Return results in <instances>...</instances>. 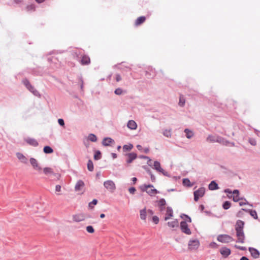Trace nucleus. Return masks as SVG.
Segmentation results:
<instances>
[{"mask_svg":"<svg viewBox=\"0 0 260 260\" xmlns=\"http://www.w3.org/2000/svg\"><path fill=\"white\" fill-rule=\"evenodd\" d=\"M87 168L89 171L93 170V165L91 160H89L87 163Z\"/></svg>","mask_w":260,"mask_h":260,"instance_id":"35","label":"nucleus"},{"mask_svg":"<svg viewBox=\"0 0 260 260\" xmlns=\"http://www.w3.org/2000/svg\"><path fill=\"white\" fill-rule=\"evenodd\" d=\"M158 206L164 207L166 204V201L164 199H160L158 202Z\"/></svg>","mask_w":260,"mask_h":260,"instance_id":"39","label":"nucleus"},{"mask_svg":"<svg viewBox=\"0 0 260 260\" xmlns=\"http://www.w3.org/2000/svg\"><path fill=\"white\" fill-rule=\"evenodd\" d=\"M104 186L108 190L112 192L116 189L115 183L111 180L105 181L104 182Z\"/></svg>","mask_w":260,"mask_h":260,"instance_id":"4","label":"nucleus"},{"mask_svg":"<svg viewBox=\"0 0 260 260\" xmlns=\"http://www.w3.org/2000/svg\"><path fill=\"white\" fill-rule=\"evenodd\" d=\"M86 230L88 233L90 234L93 233L94 232V230L91 225H88L86 226Z\"/></svg>","mask_w":260,"mask_h":260,"instance_id":"43","label":"nucleus"},{"mask_svg":"<svg viewBox=\"0 0 260 260\" xmlns=\"http://www.w3.org/2000/svg\"><path fill=\"white\" fill-rule=\"evenodd\" d=\"M114 92L117 95H120L122 93V90L121 88H117L115 89Z\"/></svg>","mask_w":260,"mask_h":260,"instance_id":"49","label":"nucleus"},{"mask_svg":"<svg viewBox=\"0 0 260 260\" xmlns=\"http://www.w3.org/2000/svg\"><path fill=\"white\" fill-rule=\"evenodd\" d=\"M244 225V222L241 220H238L236 223L235 230H243Z\"/></svg>","mask_w":260,"mask_h":260,"instance_id":"24","label":"nucleus"},{"mask_svg":"<svg viewBox=\"0 0 260 260\" xmlns=\"http://www.w3.org/2000/svg\"><path fill=\"white\" fill-rule=\"evenodd\" d=\"M43 151L44 153L47 154L51 153L53 151V149L50 146H45L44 147Z\"/></svg>","mask_w":260,"mask_h":260,"instance_id":"34","label":"nucleus"},{"mask_svg":"<svg viewBox=\"0 0 260 260\" xmlns=\"http://www.w3.org/2000/svg\"><path fill=\"white\" fill-rule=\"evenodd\" d=\"M58 122L59 124L61 126H64V120L62 119H61V118L58 119Z\"/></svg>","mask_w":260,"mask_h":260,"instance_id":"53","label":"nucleus"},{"mask_svg":"<svg viewBox=\"0 0 260 260\" xmlns=\"http://www.w3.org/2000/svg\"><path fill=\"white\" fill-rule=\"evenodd\" d=\"M222 140V138L217 136L209 135L207 138V141L211 143L221 142Z\"/></svg>","mask_w":260,"mask_h":260,"instance_id":"10","label":"nucleus"},{"mask_svg":"<svg viewBox=\"0 0 260 260\" xmlns=\"http://www.w3.org/2000/svg\"><path fill=\"white\" fill-rule=\"evenodd\" d=\"M97 203H98V201L96 199H94L92 200V202H90L88 204V207L91 208V209H92L93 208V206L94 205H95L97 204Z\"/></svg>","mask_w":260,"mask_h":260,"instance_id":"42","label":"nucleus"},{"mask_svg":"<svg viewBox=\"0 0 260 260\" xmlns=\"http://www.w3.org/2000/svg\"><path fill=\"white\" fill-rule=\"evenodd\" d=\"M146 211H147V213L150 215H152L153 214V212L151 209H148V210H146Z\"/></svg>","mask_w":260,"mask_h":260,"instance_id":"59","label":"nucleus"},{"mask_svg":"<svg viewBox=\"0 0 260 260\" xmlns=\"http://www.w3.org/2000/svg\"><path fill=\"white\" fill-rule=\"evenodd\" d=\"M210 246L212 248H217L218 245L215 242H212L210 244Z\"/></svg>","mask_w":260,"mask_h":260,"instance_id":"54","label":"nucleus"},{"mask_svg":"<svg viewBox=\"0 0 260 260\" xmlns=\"http://www.w3.org/2000/svg\"><path fill=\"white\" fill-rule=\"evenodd\" d=\"M142 157L144 158L148 159V161L147 164H148V165L149 166L152 167V164H151V159L149 157H148L147 156H143V157Z\"/></svg>","mask_w":260,"mask_h":260,"instance_id":"51","label":"nucleus"},{"mask_svg":"<svg viewBox=\"0 0 260 260\" xmlns=\"http://www.w3.org/2000/svg\"><path fill=\"white\" fill-rule=\"evenodd\" d=\"M185 103V100L183 95H180L179 98V105L180 106H183Z\"/></svg>","mask_w":260,"mask_h":260,"instance_id":"38","label":"nucleus"},{"mask_svg":"<svg viewBox=\"0 0 260 260\" xmlns=\"http://www.w3.org/2000/svg\"><path fill=\"white\" fill-rule=\"evenodd\" d=\"M126 162L128 164L131 163L133 161V160H134L137 158V156L136 153L134 152L128 153L126 155Z\"/></svg>","mask_w":260,"mask_h":260,"instance_id":"17","label":"nucleus"},{"mask_svg":"<svg viewBox=\"0 0 260 260\" xmlns=\"http://www.w3.org/2000/svg\"><path fill=\"white\" fill-rule=\"evenodd\" d=\"M111 155L113 159H115L117 157V154L116 153H112Z\"/></svg>","mask_w":260,"mask_h":260,"instance_id":"63","label":"nucleus"},{"mask_svg":"<svg viewBox=\"0 0 260 260\" xmlns=\"http://www.w3.org/2000/svg\"><path fill=\"white\" fill-rule=\"evenodd\" d=\"M34 95H37L38 94V92L37 90H36L30 84V85L26 87Z\"/></svg>","mask_w":260,"mask_h":260,"instance_id":"33","label":"nucleus"},{"mask_svg":"<svg viewBox=\"0 0 260 260\" xmlns=\"http://www.w3.org/2000/svg\"><path fill=\"white\" fill-rule=\"evenodd\" d=\"M83 143L86 148L89 147V141L87 140V139H86V138H84V139L83 140Z\"/></svg>","mask_w":260,"mask_h":260,"instance_id":"50","label":"nucleus"},{"mask_svg":"<svg viewBox=\"0 0 260 260\" xmlns=\"http://www.w3.org/2000/svg\"><path fill=\"white\" fill-rule=\"evenodd\" d=\"M85 138L89 141H91L92 142H96L98 140L96 136L93 134H89L88 136Z\"/></svg>","mask_w":260,"mask_h":260,"instance_id":"28","label":"nucleus"},{"mask_svg":"<svg viewBox=\"0 0 260 260\" xmlns=\"http://www.w3.org/2000/svg\"><path fill=\"white\" fill-rule=\"evenodd\" d=\"M101 157V153L100 151H98L96 152L95 154L94 155V158L95 160L100 159Z\"/></svg>","mask_w":260,"mask_h":260,"instance_id":"45","label":"nucleus"},{"mask_svg":"<svg viewBox=\"0 0 260 260\" xmlns=\"http://www.w3.org/2000/svg\"><path fill=\"white\" fill-rule=\"evenodd\" d=\"M240 260H249L246 257L243 256Z\"/></svg>","mask_w":260,"mask_h":260,"instance_id":"64","label":"nucleus"},{"mask_svg":"<svg viewBox=\"0 0 260 260\" xmlns=\"http://www.w3.org/2000/svg\"><path fill=\"white\" fill-rule=\"evenodd\" d=\"M183 216H184L185 217V218H186V221H183L181 222L180 228L181 231L187 235H190L191 234V232L190 230L188 228L187 222L189 223L191 222V218L186 215L183 214Z\"/></svg>","mask_w":260,"mask_h":260,"instance_id":"1","label":"nucleus"},{"mask_svg":"<svg viewBox=\"0 0 260 260\" xmlns=\"http://www.w3.org/2000/svg\"><path fill=\"white\" fill-rule=\"evenodd\" d=\"M232 193L233 194V196L234 195L239 194V191L238 190H237V189H235L232 192Z\"/></svg>","mask_w":260,"mask_h":260,"instance_id":"58","label":"nucleus"},{"mask_svg":"<svg viewBox=\"0 0 260 260\" xmlns=\"http://www.w3.org/2000/svg\"><path fill=\"white\" fill-rule=\"evenodd\" d=\"M249 251H250L251 255L254 258H257L259 257V251L257 249H256L254 248L249 247Z\"/></svg>","mask_w":260,"mask_h":260,"instance_id":"20","label":"nucleus"},{"mask_svg":"<svg viewBox=\"0 0 260 260\" xmlns=\"http://www.w3.org/2000/svg\"><path fill=\"white\" fill-rule=\"evenodd\" d=\"M221 254L224 257H227L231 253V250L225 247H222L220 250Z\"/></svg>","mask_w":260,"mask_h":260,"instance_id":"15","label":"nucleus"},{"mask_svg":"<svg viewBox=\"0 0 260 260\" xmlns=\"http://www.w3.org/2000/svg\"><path fill=\"white\" fill-rule=\"evenodd\" d=\"M249 142L252 146H255L256 145V141L254 139H252V138L249 139Z\"/></svg>","mask_w":260,"mask_h":260,"instance_id":"47","label":"nucleus"},{"mask_svg":"<svg viewBox=\"0 0 260 260\" xmlns=\"http://www.w3.org/2000/svg\"><path fill=\"white\" fill-rule=\"evenodd\" d=\"M243 200V198H240V197H239V194H237V195H234L233 196V200L235 202H237L240 200Z\"/></svg>","mask_w":260,"mask_h":260,"instance_id":"44","label":"nucleus"},{"mask_svg":"<svg viewBox=\"0 0 260 260\" xmlns=\"http://www.w3.org/2000/svg\"><path fill=\"white\" fill-rule=\"evenodd\" d=\"M152 221L153 222H154L155 224H157L159 222V218L156 216H154L152 217Z\"/></svg>","mask_w":260,"mask_h":260,"instance_id":"48","label":"nucleus"},{"mask_svg":"<svg viewBox=\"0 0 260 260\" xmlns=\"http://www.w3.org/2000/svg\"><path fill=\"white\" fill-rule=\"evenodd\" d=\"M34 95H37L38 94V92L37 90H36L30 84V85L26 87Z\"/></svg>","mask_w":260,"mask_h":260,"instance_id":"32","label":"nucleus"},{"mask_svg":"<svg viewBox=\"0 0 260 260\" xmlns=\"http://www.w3.org/2000/svg\"><path fill=\"white\" fill-rule=\"evenodd\" d=\"M146 19V18L145 16H140L136 20L135 25L137 26H139L143 23L145 21Z\"/></svg>","mask_w":260,"mask_h":260,"instance_id":"22","label":"nucleus"},{"mask_svg":"<svg viewBox=\"0 0 260 260\" xmlns=\"http://www.w3.org/2000/svg\"><path fill=\"white\" fill-rule=\"evenodd\" d=\"M115 79L117 82H119L121 80V78L120 75L116 74L115 76Z\"/></svg>","mask_w":260,"mask_h":260,"instance_id":"55","label":"nucleus"},{"mask_svg":"<svg viewBox=\"0 0 260 260\" xmlns=\"http://www.w3.org/2000/svg\"><path fill=\"white\" fill-rule=\"evenodd\" d=\"M236 236L238 238V242L243 243L245 239V236L243 230H236Z\"/></svg>","mask_w":260,"mask_h":260,"instance_id":"8","label":"nucleus"},{"mask_svg":"<svg viewBox=\"0 0 260 260\" xmlns=\"http://www.w3.org/2000/svg\"><path fill=\"white\" fill-rule=\"evenodd\" d=\"M173 215V211L172 208L168 207L167 208V212L165 217V220L167 221L169 220Z\"/></svg>","mask_w":260,"mask_h":260,"instance_id":"18","label":"nucleus"},{"mask_svg":"<svg viewBox=\"0 0 260 260\" xmlns=\"http://www.w3.org/2000/svg\"><path fill=\"white\" fill-rule=\"evenodd\" d=\"M236 247H237V248L240 249V250H244L245 249V247H242V246H235Z\"/></svg>","mask_w":260,"mask_h":260,"instance_id":"61","label":"nucleus"},{"mask_svg":"<svg viewBox=\"0 0 260 260\" xmlns=\"http://www.w3.org/2000/svg\"><path fill=\"white\" fill-rule=\"evenodd\" d=\"M133 147V146L132 144H128V145H124L123 146V149L124 151H127L131 150Z\"/></svg>","mask_w":260,"mask_h":260,"instance_id":"37","label":"nucleus"},{"mask_svg":"<svg viewBox=\"0 0 260 260\" xmlns=\"http://www.w3.org/2000/svg\"><path fill=\"white\" fill-rule=\"evenodd\" d=\"M55 190L57 192H59L61 190V186L59 185H57L55 186Z\"/></svg>","mask_w":260,"mask_h":260,"instance_id":"56","label":"nucleus"},{"mask_svg":"<svg viewBox=\"0 0 260 260\" xmlns=\"http://www.w3.org/2000/svg\"><path fill=\"white\" fill-rule=\"evenodd\" d=\"M231 204L230 202L229 201H225L223 204V205H222V207L223 208L225 209V210H227L228 209H229L231 207Z\"/></svg>","mask_w":260,"mask_h":260,"instance_id":"41","label":"nucleus"},{"mask_svg":"<svg viewBox=\"0 0 260 260\" xmlns=\"http://www.w3.org/2000/svg\"><path fill=\"white\" fill-rule=\"evenodd\" d=\"M43 173L46 176H51L54 175L55 173H54L53 169L49 167H45L43 169Z\"/></svg>","mask_w":260,"mask_h":260,"instance_id":"19","label":"nucleus"},{"mask_svg":"<svg viewBox=\"0 0 260 260\" xmlns=\"http://www.w3.org/2000/svg\"><path fill=\"white\" fill-rule=\"evenodd\" d=\"M150 176H151V179L152 181H154L155 179V177L154 176V175H153L152 174H151L150 175Z\"/></svg>","mask_w":260,"mask_h":260,"instance_id":"62","label":"nucleus"},{"mask_svg":"<svg viewBox=\"0 0 260 260\" xmlns=\"http://www.w3.org/2000/svg\"><path fill=\"white\" fill-rule=\"evenodd\" d=\"M147 211L146 208L140 211V218L142 220H145L146 219Z\"/></svg>","mask_w":260,"mask_h":260,"instance_id":"29","label":"nucleus"},{"mask_svg":"<svg viewBox=\"0 0 260 260\" xmlns=\"http://www.w3.org/2000/svg\"><path fill=\"white\" fill-rule=\"evenodd\" d=\"M200 246V242L197 239H191L188 242V246L190 250H197Z\"/></svg>","mask_w":260,"mask_h":260,"instance_id":"5","label":"nucleus"},{"mask_svg":"<svg viewBox=\"0 0 260 260\" xmlns=\"http://www.w3.org/2000/svg\"><path fill=\"white\" fill-rule=\"evenodd\" d=\"M183 184L184 185L187 186H191L192 184H190V180L188 178H185L183 180Z\"/></svg>","mask_w":260,"mask_h":260,"instance_id":"40","label":"nucleus"},{"mask_svg":"<svg viewBox=\"0 0 260 260\" xmlns=\"http://www.w3.org/2000/svg\"><path fill=\"white\" fill-rule=\"evenodd\" d=\"M167 224L169 227L174 228L178 226V222L177 219H174L171 221L168 222Z\"/></svg>","mask_w":260,"mask_h":260,"instance_id":"30","label":"nucleus"},{"mask_svg":"<svg viewBox=\"0 0 260 260\" xmlns=\"http://www.w3.org/2000/svg\"><path fill=\"white\" fill-rule=\"evenodd\" d=\"M242 210L249 213L250 215L255 219H257L258 218L257 213L255 210L245 209H242Z\"/></svg>","mask_w":260,"mask_h":260,"instance_id":"21","label":"nucleus"},{"mask_svg":"<svg viewBox=\"0 0 260 260\" xmlns=\"http://www.w3.org/2000/svg\"><path fill=\"white\" fill-rule=\"evenodd\" d=\"M184 133H185L186 137L189 139L192 138L194 136L193 132L188 128L184 129Z\"/></svg>","mask_w":260,"mask_h":260,"instance_id":"26","label":"nucleus"},{"mask_svg":"<svg viewBox=\"0 0 260 260\" xmlns=\"http://www.w3.org/2000/svg\"><path fill=\"white\" fill-rule=\"evenodd\" d=\"M128 191L130 193L134 194L136 191V188L134 187H131L128 189Z\"/></svg>","mask_w":260,"mask_h":260,"instance_id":"52","label":"nucleus"},{"mask_svg":"<svg viewBox=\"0 0 260 260\" xmlns=\"http://www.w3.org/2000/svg\"><path fill=\"white\" fill-rule=\"evenodd\" d=\"M239 204L240 206H242L243 205L248 204V202L247 201V200L245 199H243V200H240Z\"/></svg>","mask_w":260,"mask_h":260,"instance_id":"46","label":"nucleus"},{"mask_svg":"<svg viewBox=\"0 0 260 260\" xmlns=\"http://www.w3.org/2000/svg\"><path fill=\"white\" fill-rule=\"evenodd\" d=\"M208 187L209 189L211 190H214L219 188L218 184L214 181H212L211 182V183L209 185Z\"/></svg>","mask_w":260,"mask_h":260,"instance_id":"27","label":"nucleus"},{"mask_svg":"<svg viewBox=\"0 0 260 260\" xmlns=\"http://www.w3.org/2000/svg\"><path fill=\"white\" fill-rule=\"evenodd\" d=\"M30 163L32 167H33L34 169L40 172L42 170V168L39 165L38 161L34 158H30Z\"/></svg>","mask_w":260,"mask_h":260,"instance_id":"9","label":"nucleus"},{"mask_svg":"<svg viewBox=\"0 0 260 260\" xmlns=\"http://www.w3.org/2000/svg\"><path fill=\"white\" fill-rule=\"evenodd\" d=\"M17 158L19 160L24 164H27L28 163V159L27 157L24 156L22 153L20 152H17L16 154Z\"/></svg>","mask_w":260,"mask_h":260,"instance_id":"12","label":"nucleus"},{"mask_svg":"<svg viewBox=\"0 0 260 260\" xmlns=\"http://www.w3.org/2000/svg\"><path fill=\"white\" fill-rule=\"evenodd\" d=\"M153 187L152 185H144L141 189L144 191H146L147 193L150 196H153L155 194L158 193L159 192L156 189H148V188Z\"/></svg>","mask_w":260,"mask_h":260,"instance_id":"3","label":"nucleus"},{"mask_svg":"<svg viewBox=\"0 0 260 260\" xmlns=\"http://www.w3.org/2000/svg\"><path fill=\"white\" fill-rule=\"evenodd\" d=\"M205 189L204 187H201L194 191V200L197 202L199 198L202 197L205 194Z\"/></svg>","mask_w":260,"mask_h":260,"instance_id":"7","label":"nucleus"},{"mask_svg":"<svg viewBox=\"0 0 260 260\" xmlns=\"http://www.w3.org/2000/svg\"><path fill=\"white\" fill-rule=\"evenodd\" d=\"M218 143H221L224 145H228L229 144H231V146H234L235 145L234 143H230L229 141L224 140L223 138H222V140L221 142H218Z\"/></svg>","mask_w":260,"mask_h":260,"instance_id":"36","label":"nucleus"},{"mask_svg":"<svg viewBox=\"0 0 260 260\" xmlns=\"http://www.w3.org/2000/svg\"><path fill=\"white\" fill-rule=\"evenodd\" d=\"M85 186V184L84 182L82 180H79L76 183L75 186V190L77 192H79L82 191V189L84 188Z\"/></svg>","mask_w":260,"mask_h":260,"instance_id":"13","label":"nucleus"},{"mask_svg":"<svg viewBox=\"0 0 260 260\" xmlns=\"http://www.w3.org/2000/svg\"><path fill=\"white\" fill-rule=\"evenodd\" d=\"M152 168L159 173H161L164 176H168L169 174L168 172L164 171L160 166V164L158 161H155L154 162L153 166Z\"/></svg>","mask_w":260,"mask_h":260,"instance_id":"6","label":"nucleus"},{"mask_svg":"<svg viewBox=\"0 0 260 260\" xmlns=\"http://www.w3.org/2000/svg\"><path fill=\"white\" fill-rule=\"evenodd\" d=\"M224 192L225 193H232V191L230 189H225Z\"/></svg>","mask_w":260,"mask_h":260,"instance_id":"60","label":"nucleus"},{"mask_svg":"<svg viewBox=\"0 0 260 260\" xmlns=\"http://www.w3.org/2000/svg\"><path fill=\"white\" fill-rule=\"evenodd\" d=\"M85 218L86 217L83 213H79L73 216V220L77 222L84 221Z\"/></svg>","mask_w":260,"mask_h":260,"instance_id":"11","label":"nucleus"},{"mask_svg":"<svg viewBox=\"0 0 260 260\" xmlns=\"http://www.w3.org/2000/svg\"><path fill=\"white\" fill-rule=\"evenodd\" d=\"M90 59L89 56L87 55H84L82 57L81 62L83 65H86L90 63Z\"/></svg>","mask_w":260,"mask_h":260,"instance_id":"25","label":"nucleus"},{"mask_svg":"<svg viewBox=\"0 0 260 260\" xmlns=\"http://www.w3.org/2000/svg\"><path fill=\"white\" fill-rule=\"evenodd\" d=\"M217 240L221 243H226L233 241L234 239L230 235L222 234L218 236Z\"/></svg>","mask_w":260,"mask_h":260,"instance_id":"2","label":"nucleus"},{"mask_svg":"<svg viewBox=\"0 0 260 260\" xmlns=\"http://www.w3.org/2000/svg\"><path fill=\"white\" fill-rule=\"evenodd\" d=\"M114 141L109 137L105 138L102 141V144L105 146H108L111 144H114Z\"/></svg>","mask_w":260,"mask_h":260,"instance_id":"14","label":"nucleus"},{"mask_svg":"<svg viewBox=\"0 0 260 260\" xmlns=\"http://www.w3.org/2000/svg\"><path fill=\"white\" fill-rule=\"evenodd\" d=\"M127 126L131 129H136L137 127V123L134 120H129L127 122Z\"/></svg>","mask_w":260,"mask_h":260,"instance_id":"23","label":"nucleus"},{"mask_svg":"<svg viewBox=\"0 0 260 260\" xmlns=\"http://www.w3.org/2000/svg\"><path fill=\"white\" fill-rule=\"evenodd\" d=\"M24 84L26 86V87H27L28 85H30V83L29 81L27 80H25L23 81Z\"/></svg>","mask_w":260,"mask_h":260,"instance_id":"57","label":"nucleus"},{"mask_svg":"<svg viewBox=\"0 0 260 260\" xmlns=\"http://www.w3.org/2000/svg\"><path fill=\"white\" fill-rule=\"evenodd\" d=\"M25 141L30 145H31L34 147H36L38 145V142L37 141L31 138H27L25 139Z\"/></svg>","mask_w":260,"mask_h":260,"instance_id":"16","label":"nucleus"},{"mask_svg":"<svg viewBox=\"0 0 260 260\" xmlns=\"http://www.w3.org/2000/svg\"><path fill=\"white\" fill-rule=\"evenodd\" d=\"M162 134L164 136L167 138H171L172 136V133L171 129H165L163 131Z\"/></svg>","mask_w":260,"mask_h":260,"instance_id":"31","label":"nucleus"}]
</instances>
